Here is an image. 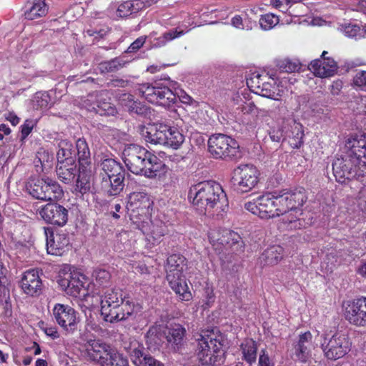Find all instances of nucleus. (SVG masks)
Here are the masks:
<instances>
[{
    "mask_svg": "<svg viewBox=\"0 0 366 366\" xmlns=\"http://www.w3.org/2000/svg\"><path fill=\"white\" fill-rule=\"evenodd\" d=\"M332 172L337 182L353 189L366 187V138L353 139L350 152L336 158Z\"/></svg>",
    "mask_w": 366,
    "mask_h": 366,
    "instance_id": "obj_1",
    "label": "nucleus"
},
{
    "mask_svg": "<svg viewBox=\"0 0 366 366\" xmlns=\"http://www.w3.org/2000/svg\"><path fill=\"white\" fill-rule=\"evenodd\" d=\"M188 198L201 212L219 214L229 207L226 193L222 185L215 181H204L192 185Z\"/></svg>",
    "mask_w": 366,
    "mask_h": 366,
    "instance_id": "obj_2",
    "label": "nucleus"
},
{
    "mask_svg": "<svg viewBox=\"0 0 366 366\" xmlns=\"http://www.w3.org/2000/svg\"><path fill=\"white\" fill-rule=\"evenodd\" d=\"M123 160L128 169L134 174L154 178L165 167L155 154L137 144H130L123 151Z\"/></svg>",
    "mask_w": 366,
    "mask_h": 366,
    "instance_id": "obj_3",
    "label": "nucleus"
},
{
    "mask_svg": "<svg viewBox=\"0 0 366 366\" xmlns=\"http://www.w3.org/2000/svg\"><path fill=\"white\" fill-rule=\"evenodd\" d=\"M196 353L202 365L219 366L224 362V335L217 329L202 330L196 339Z\"/></svg>",
    "mask_w": 366,
    "mask_h": 366,
    "instance_id": "obj_4",
    "label": "nucleus"
},
{
    "mask_svg": "<svg viewBox=\"0 0 366 366\" xmlns=\"http://www.w3.org/2000/svg\"><path fill=\"white\" fill-rule=\"evenodd\" d=\"M187 266V258L180 254L169 255L165 265L166 279L170 288L181 301H189L192 299V294L184 275Z\"/></svg>",
    "mask_w": 366,
    "mask_h": 366,
    "instance_id": "obj_5",
    "label": "nucleus"
},
{
    "mask_svg": "<svg viewBox=\"0 0 366 366\" xmlns=\"http://www.w3.org/2000/svg\"><path fill=\"white\" fill-rule=\"evenodd\" d=\"M101 188L109 196L118 195L124 187L125 169L114 159H105L101 163Z\"/></svg>",
    "mask_w": 366,
    "mask_h": 366,
    "instance_id": "obj_6",
    "label": "nucleus"
},
{
    "mask_svg": "<svg viewBox=\"0 0 366 366\" xmlns=\"http://www.w3.org/2000/svg\"><path fill=\"white\" fill-rule=\"evenodd\" d=\"M57 282L61 290L69 296L84 299L89 295V285L85 275L76 271L71 272L69 266H65L60 270Z\"/></svg>",
    "mask_w": 366,
    "mask_h": 366,
    "instance_id": "obj_7",
    "label": "nucleus"
},
{
    "mask_svg": "<svg viewBox=\"0 0 366 366\" xmlns=\"http://www.w3.org/2000/svg\"><path fill=\"white\" fill-rule=\"evenodd\" d=\"M208 151L214 159L232 160L240 154L239 145L236 139L224 134H214L208 139Z\"/></svg>",
    "mask_w": 366,
    "mask_h": 366,
    "instance_id": "obj_8",
    "label": "nucleus"
},
{
    "mask_svg": "<svg viewBox=\"0 0 366 366\" xmlns=\"http://www.w3.org/2000/svg\"><path fill=\"white\" fill-rule=\"evenodd\" d=\"M260 173L249 164H240L232 172L231 182L234 190L239 194L251 192L259 182Z\"/></svg>",
    "mask_w": 366,
    "mask_h": 366,
    "instance_id": "obj_9",
    "label": "nucleus"
},
{
    "mask_svg": "<svg viewBox=\"0 0 366 366\" xmlns=\"http://www.w3.org/2000/svg\"><path fill=\"white\" fill-rule=\"evenodd\" d=\"M138 92L147 102L164 107H169L177 102V96L173 91L159 82L140 84Z\"/></svg>",
    "mask_w": 366,
    "mask_h": 366,
    "instance_id": "obj_10",
    "label": "nucleus"
},
{
    "mask_svg": "<svg viewBox=\"0 0 366 366\" xmlns=\"http://www.w3.org/2000/svg\"><path fill=\"white\" fill-rule=\"evenodd\" d=\"M153 201L149 195L144 192L130 194L127 203V209L132 223L137 225L144 221L149 220L153 210Z\"/></svg>",
    "mask_w": 366,
    "mask_h": 366,
    "instance_id": "obj_11",
    "label": "nucleus"
},
{
    "mask_svg": "<svg viewBox=\"0 0 366 366\" xmlns=\"http://www.w3.org/2000/svg\"><path fill=\"white\" fill-rule=\"evenodd\" d=\"M54 321L66 333L73 335L78 330L80 322L79 312L71 306L56 303L52 309Z\"/></svg>",
    "mask_w": 366,
    "mask_h": 366,
    "instance_id": "obj_12",
    "label": "nucleus"
},
{
    "mask_svg": "<svg viewBox=\"0 0 366 366\" xmlns=\"http://www.w3.org/2000/svg\"><path fill=\"white\" fill-rule=\"evenodd\" d=\"M351 346L352 342L347 335L336 332L329 340L325 339L321 347L327 359L336 360L346 355Z\"/></svg>",
    "mask_w": 366,
    "mask_h": 366,
    "instance_id": "obj_13",
    "label": "nucleus"
},
{
    "mask_svg": "<svg viewBox=\"0 0 366 366\" xmlns=\"http://www.w3.org/2000/svg\"><path fill=\"white\" fill-rule=\"evenodd\" d=\"M342 312L345 320L352 325L366 327V297L345 301Z\"/></svg>",
    "mask_w": 366,
    "mask_h": 366,
    "instance_id": "obj_14",
    "label": "nucleus"
},
{
    "mask_svg": "<svg viewBox=\"0 0 366 366\" xmlns=\"http://www.w3.org/2000/svg\"><path fill=\"white\" fill-rule=\"evenodd\" d=\"M114 348L102 340H89L84 345L85 357L90 362L105 366Z\"/></svg>",
    "mask_w": 366,
    "mask_h": 366,
    "instance_id": "obj_15",
    "label": "nucleus"
},
{
    "mask_svg": "<svg viewBox=\"0 0 366 366\" xmlns=\"http://www.w3.org/2000/svg\"><path fill=\"white\" fill-rule=\"evenodd\" d=\"M272 204L270 202L269 192H267L252 201L246 202L244 208L261 219L268 220L275 218V210L272 207Z\"/></svg>",
    "mask_w": 366,
    "mask_h": 366,
    "instance_id": "obj_16",
    "label": "nucleus"
},
{
    "mask_svg": "<svg viewBox=\"0 0 366 366\" xmlns=\"http://www.w3.org/2000/svg\"><path fill=\"white\" fill-rule=\"evenodd\" d=\"M46 237V250L48 254L62 256L70 249L71 244L68 234L66 233H56L51 227H44Z\"/></svg>",
    "mask_w": 366,
    "mask_h": 366,
    "instance_id": "obj_17",
    "label": "nucleus"
},
{
    "mask_svg": "<svg viewBox=\"0 0 366 366\" xmlns=\"http://www.w3.org/2000/svg\"><path fill=\"white\" fill-rule=\"evenodd\" d=\"M135 304L131 298H126L119 305L107 307L101 310V314L106 322L111 323L129 319L134 312Z\"/></svg>",
    "mask_w": 366,
    "mask_h": 366,
    "instance_id": "obj_18",
    "label": "nucleus"
},
{
    "mask_svg": "<svg viewBox=\"0 0 366 366\" xmlns=\"http://www.w3.org/2000/svg\"><path fill=\"white\" fill-rule=\"evenodd\" d=\"M136 228L141 230L147 240L153 245L159 244L167 232V227L164 222L159 219L152 220L151 217L149 220L137 224Z\"/></svg>",
    "mask_w": 366,
    "mask_h": 366,
    "instance_id": "obj_19",
    "label": "nucleus"
},
{
    "mask_svg": "<svg viewBox=\"0 0 366 366\" xmlns=\"http://www.w3.org/2000/svg\"><path fill=\"white\" fill-rule=\"evenodd\" d=\"M39 214L46 223L56 226L63 227L68 221V209L57 203L46 204L41 209Z\"/></svg>",
    "mask_w": 366,
    "mask_h": 366,
    "instance_id": "obj_20",
    "label": "nucleus"
},
{
    "mask_svg": "<svg viewBox=\"0 0 366 366\" xmlns=\"http://www.w3.org/2000/svg\"><path fill=\"white\" fill-rule=\"evenodd\" d=\"M327 51H324L320 59L312 60L308 66L309 69L314 73L316 76L321 78L333 76L337 69L336 61L330 57H326Z\"/></svg>",
    "mask_w": 366,
    "mask_h": 366,
    "instance_id": "obj_21",
    "label": "nucleus"
},
{
    "mask_svg": "<svg viewBox=\"0 0 366 366\" xmlns=\"http://www.w3.org/2000/svg\"><path fill=\"white\" fill-rule=\"evenodd\" d=\"M74 185V193L84 197L85 194L92 192L94 174L92 167H79L78 174Z\"/></svg>",
    "mask_w": 366,
    "mask_h": 366,
    "instance_id": "obj_22",
    "label": "nucleus"
},
{
    "mask_svg": "<svg viewBox=\"0 0 366 366\" xmlns=\"http://www.w3.org/2000/svg\"><path fill=\"white\" fill-rule=\"evenodd\" d=\"M285 200L286 199V207L287 213L295 212L298 216L302 214V207L307 200V195L304 187H297L282 193Z\"/></svg>",
    "mask_w": 366,
    "mask_h": 366,
    "instance_id": "obj_23",
    "label": "nucleus"
},
{
    "mask_svg": "<svg viewBox=\"0 0 366 366\" xmlns=\"http://www.w3.org/2000/svg\"><path fill=\"white\" fill-rule=\"evenodd\" d=\"M166 340L174 352H179L184 346L187 331L179 323L172 322L167 325Z\"/></svg>",
    "mask_w": 366,
    "mask_h": 366,
    "instance_id": "obj_24",
    "label": "nucleus"
},
{
    "mask_svg": "<svg viewBox=\"0 0 366 366\" xmlns=\"http://www.w3.org/2000/svg\"><path fill=\"white\" fill-rule=\"evenodd\" d=\"M313 336L310 331L299 335L297 341L293 345L295 355L297 360L306 362L310 357Z\"/></svg>",
    "mask_w": 366,
    "mask_h": 366,
    "instance_id": "obj_25",
    "label": "nucleus"
},
{
    "mask_svg": "<svg viewBox=\"0 0 366 366\" xmlns=\"http://www.w3.org/2000/svg\"><path fill=\"white\" fill-rule=\"evenodd\" d=\"M43 289V283L37 269L24 271V294L31 297H39Z\"/></svg>",
    "mask_w": 366,
    "mask_h": 366,
    "instance_id": "obj_26",
    "label": "nucleus"
},
{
    "mask_svg": "<svg viewBox=\"0 0 366 366\" xmlns=\"http://www.w3.org/2000/svg\"><path fill=\"white\" fill-rule=\"evenodd\" d=\"M167 132V124L157 123L146 127L142 130V134L147 142L163 145L164 140L167 139L165 132Z\"/></svg>",
    "mask_w": 366,
    "mask_h": 366,
    "instance_id": "obj_27",
    "label": "nucleus"
},
{
    "mask_svg": "<svg viewBox=\"0 0 366 366\" xmlns=\"http://www.w3.org/2000/svg\"><path fill=\"white\" fill-rule=\"evenodd\" d=\"M94 96L95 97V106H93L92 108L97 113L100 115H114L117 113L116 107L109 101V98L107 92H97Z\"/></svg>",
    "mask_w": 366,
    "mask_h": 366,
    "instance_id": "obj_28",
    "label": "nucleus"
},
{
    "mask_svg": "<svg viewBox=\"0 0 366 366\" xmlns=\"http://www.w3.org/2000/svg\"><path fill=\"white\" fill-rule=\"evenodd\" d=\"M58 179L64 184H71L78 174L77 166L75 162L57 163L56 168Z\"/></svg>",
    "mask_w": 366,
    "mask_h": 366,
    "instance_id": "obj_29",
    "label": "nucleus"
},
{
    "mask_svg": "<svg viewBox=\"0 0 366 366\" xmlns=\"http://www.w3.org/2000/svg\"><path fill=\"white\" fill-rule=\"evenodd\" d=\"M284 249L280 245H272L267 248L259 256L260 264L263 266H274L283 258Z\"/></svg>",
    "mask_w": 366,
    "mask_h": 366,
    "instance_id": "obj_30",
    "label": "nucleus"
},
{
    "mask_svg": "<svg viewBox=\"0 0 366 366\" xmlns=\"http://www.w3.org/2000/svg\"><path fill=\"white\" fill-rule=\"evenodd\" d=\"M167 325H154L146 334V342L149 345L158 347L166 340Z\"/></svg>",
    "mask_w": 366,
    "mask_h": 366,
    "instance_id": "obj_31",
    "label": "nucleus"
},
{
    "mask_svg": "<svg viewBox=\"0 0 366 366\" xmlns=\"http://www.w3.org/2000/svg\"><path fill=\"white\" fill-rule=\"evenodd\" d=\"M239 347L242 355V360L250 365L256 362L258 350L256 341L252 338L244 339Z\"/></svg>",
    "mask_w": 366,
    "mask_h": 366,
    "instance_id": "obj_32",
    "label": "nucleus"
},
{
    "mask_svg": "<svg viewBox=\"0 0 366 366\" xmlns=\"http://www.w3.org/2000/svg\"><path fill=\"white\" fill-rule=\"evenodd\" d=\"M305 136L303 127L301 124L294 122L290 129L286 132V137L290 147L293 149H299L303 144Z\"/></svg>",
    "mask_w": 366,
    "mask_h": 366,
    "instance_id": "obj_33",
    "label": "nucleus"
},
{
    "mask_svg": "<svg viewBox=\"0 0 366 366\" xmlns=\"http://www.w3.org/2000/svg\"><path fill=\"white\" fill-rule=\"evenodd\" d=\"M64 197V192L61 187L56 182L49 178L46 179L44 191L42 200L58 201Z\"/></svg>",
    "mask_w": 366,
    "mask_h": 366,
    "instance_id": "obj_34",
    "label": "nucleus"
},
{
    "mask_svg": "<svg viewBox=\"0 0 366 366\" xmlns=\"http://www.w3.org/2000/svg\"><path fill=\"white\" fill-rule=\"evenodd\" d=\"M27 3H31V6L24 12L25 19L34 20L47 14L49 6L46 4L45 0H27Z\"/></svg>",
    "mask_w": 366,
    "mask_h": 366,
    "instance_id": "obj_35",
    "label": "nucleus"
},
{
    "mask_svg": "<svg viewBox=\"0 0 366 366\" xmlns=\"http://www.w3.org/2000/svg\"><path fill=\"white\" fill-rule=\"evenodd\" d=\"M126 298L130 297L124 296L123 291L119 289L107 290L102 297L101 310L107 307H112L113 305H119V304L124 302Z\"/></svg>",
    "mask_w": 366,
    "mask_h": 366,
    "instance_id": "obj_36",
    "label": "nucleus"
},
{
    "mask_svg": "<svg viewBox=\"0 0 366 366\" xmlns=\"http://www.w3.org/2000/svg\"><path fill=\"white\" fill-rule=\"evenodd\" d=\"M121 100L127 101L128 110L130 113H134L143 117H147L151 114L150 108L140 102L134 101L133 95L130 94H123Z\"/></svg>",
    "mask_w": 366,
    "mask_h": 366,
    "instance_id": "obj_37",
    "label": "nucleus"
},
{
    "mask_svg": "<svg viewBox=\"0 0 366 366\" xmlns=\"http://www.w3.org/2000/svg\"><path fill=\"white\" fill-rule=\"evenodd\" d=\"M146 3L142 0H129L121 4L117 9L121 17H127L131 14H136L146 8Z\"/></svg>",
    "mask_w": 366,
    "mask_h": 366,
    "instance_id": "obj_38",
    "label": "nucleus"
},
{
    "mask_svg": "<svg viewBox=\"0 0 366 366\" xmlns=\"http://www.w3.org/2000/svg\"><path fill=\"white\" fill-rule=\"evenodd\" d=\"M266 80L262 84V87L259 90L258 94L274 100H279L283 93V90L276 84L274 79Z\"/></svg>",
    "mask_w": 366,
    "mask_h": 366,
    "instance_id": "obj_39",
    "label": "nucleus"
},
{
    "mask_svg": "<svg viewBox=\"0 0 366 366\" xmlns=\"http://www.w3.org/2000/svg\"><path fill=\"white\" fill-rule=\"evenodd\" d=\"M59 150L56 153L57 163L75 162L73 157V145L66 139L61 140L58 144Z\"/></svg>",
    "mask_w": 366,
    "mask_h": 366,
    "instance_id": "obj_40",
    "label": "nucleus"
},
{
    "mask_svg": "<svg viewBox=\"0 0 366 366\" xmlns=\"http://www.w3.org/2000/svg\"><path fill=\"white\" fill-rule=\"evenodd\" d=\"M165 133L167 139L164 140L163 145L178 149L184 141V136L177 127L168 125V132Z\"/></svg>",
    "mask_w": 366,
    "mask_h": 366,
    "instance_id": "obj_41",
    "label": "nucleus"
},
{
    "mask_svg": "<svg viewBox=\"0 0 366 366\" xmlns=\"http://www.w3.org/2000/svg\"><path fill=\"white\" fill-rule=\"evenodd\" d=\"M77 150L79 167L88 166L92 167L90 161V150L88 144L84 138H79L76 142Z\"/></svg>",
    "mask_w": 366,
    "mask_h": 366,
    "instance_id": "obj_42",
    "label": "nucleus"
},
{
    "mask_svg": "<svg viewBox=\"0 0 366 366\" xmlns=\"http://www.w3.org/2000/svg\"><path fill=\"white\" fill-rule=\"evenodd\" d=\"M46 179H30L26 184V189L34 198L42 200Z\"/></svg>",
    "mask_w": 366,
    "mask_h": 366,
    "instance_id": "obj_43",
    "label": "nucleus"
},
{
    "mask_svg": "<svg viewBox=\"0 0 366 366\" xmlns=\"http://www.w3.org/2000/svg\"><path fill=\"white\" fill-rule=\"evenodd\" d=\"M270 202L272 204L273 209L275 210V218L279 217L287 213V207H286V199L285 200L282 192H269Z\"/></svg>",
    "mask_w": 366,
    "mask_h": 366,
    "instance_id": "obj_44",
    "label": "nucleus"
},
{
    "mask_svg": "<svg viewBox=\"0 0 366 366\" xmlns=\"http://www.w3.org/2000/svg\"><path fill=\"white\" fill-rule=\"evenodd\" d=\"M126 61L120 57L114 58L109 61L99 63V69L102 73L116 72L123 68Z\"/></svg>",
    "mask_w": 366,
    "mask_h": 366,
    "instance_id": "obj_45",
    "label": "nucleus"
},
{
    "mask_svg": "<svg viewBox=\"0 0 366 366\" xmlns=\"http://www.w3.org/2000/svg\"><path fill=\"white\" fill-rule=\"evenodd\" d=\"M210 244L215 249H222L225 247L224 229H212L208 234Z\"/></svg>",
    "mask_w": 366,
    "mask_h": 366,
    "instance_id": "obj_46",
    "label": "nucleus"
},
{
    "mask_svg": "<svg viewBox=\"0 0 366 366\" xmlns=\"http://www.w3.org/2000/svg\"><path fill=\"white\" fill-rule=\"evenodd\" d=\"M51 97L46 92H38L32 97L31 104L34 109H41L47 108Z\"/></svg>",
    "mask_w": 366,
    "mask_h": 366,
    "instance_id": "obj_47",
    "label": "nucleus"
},
{
    "mask_svg": "<svg viewBox=\"0 0 366 366\" xmlns=\"http://www.w3.org/2000/svg\"><path fill=\"white\" fill-rule=\"evenodd\" d=\"M225 247L242 248L243 241L241 236L232 230L224 229Z\"/></svg>",
    "mask_w": 366,
    "mask_h": 366,
    "instance_id": "obj_48",
    "label": "nucleus"
},
{
    "mask_svg": "<svg viewBox=\"0 0 366 366\" xmlns=\"http://www.w3.org/2000/svg\"><path fill=\"white\" fill-rule=\"evenodd\" d=\"M92 277L96 283L99 286L107 287L111 281V274L109 270L102 268H97L92 273Z\"/></svg>",
    "mask_w": 366,
    "mask_h": 366,
    "instance_id": "obj_49",
    "label": "nucleus"
},
{
    "mask_svg": "<svg viewBox=\"0 0 366 366\" xmlns=\"http://www.w3.org/2000/svg\"><path fill=\"white\" fill-rule=\"evenodd\" d=\"M269 79L270 78L267 75L253 74L249 79H247V84L253 92L258 94L259 90L262 87V84H264L266 80Z\"/></svg>",
    "mask_w": 366,
    "mask_h": 366,
    "instance_id": "obj_50",
    "label": "nucleus"
},
{
    "mask_svg": "<svg viewBox=\"0 0 366 366\" xmlns=\"http://www.w3.org/2000/svg\"><path fill=\"white\" fill-rule=\"evenodd\" d=\"M53 161V154L49 153L44 148H40L36 152L34 163L38 167L37 163L41 164L42 169L46 167H50Z\"/></svg>",
    "mask_w": 366,
    "mask_h": 366,
    "instance_id": "obj_51",
    "label": "nucleus"
},
{
    "mask_svg": "<svg viewBox=\"0 0 366 366\" xmlns=\"http://www.w3.org/2000/svg\"><path fill=\"white\" fill-rule=\"evenodd\" d=\"M279 16L271 13L262 15L259 19V24L262 29L269 30L279 23Z\"/></svg>",
    "mask_w": 366,
    "mask_h": 366,
    "instance_id": "obj_52",
    "label": "nucleus"
},
{
    "mask_svg": "<svg viewBox=\"0 0 366 366\" xmlns=\"http://www.w3.org/2000/svg\"><path fill=\"white\" fill-rule=\"evenodd\" d=\"M277 66L280 71L292 73L299 71L300 64L289 59H285L278 61Z\"/></svg>",
    "mask_w": 366,
    "mask_h": 366,
    "instance_id": "obj_53",
    "label": "nucleus"
},
{
    "mask_svg": "<svg viewBox=\"0 0 366 366\" xmlns=\"http://www.w3.org/2000/svg\"><path fill=\"white\" fill-rule=\"evenodd\" d=\"M105 366H129L128 360L114 348Z\"/></svg>",
    "mask_w": 366,
    "mask_h": 366,
    "instance_id": "obj_54",
    "label": "nucleus"
},
{
    "mask_svg": "<svg viewBox=\"0 0 366 366\" xmlns=\"http://www.w3.org/2000/svg\"><path fill=\"white\" fill-rule=\"evenodd\" d=\"M144 350V347L139 344L138 347L134 348L131 352V357L135 364L142 366L144 362V358L149 357V355H145Z\"/></svg>",
    "mask_w": 366,
    "mask_h": 366,
    "instance_id": "obj_55",
    "label": "nucleus"
},
{
    "mask_svg": "<svg viewBox=\"0 0 366 366\" xmlns=\"http://www.w3.org/2000/svg\"><path fill=\"white\" fill-rule=\"evenodd\" d=\"M352 84L359 88L366 87V71H357L352 79Z\"/></svg>",
    "mask_w": 366,
    "mask_h": 366,
    "instance_id": "obj_56",
    "label": "nucleus"
},
{
    "mask_svg": "<svg viewBox=\"0 0 366 366\" xmlns=\"http://www.w3.org/2000/svg\"><path fill=\"white\" fill-rule=\"evenodd\" d=\"M360 26L357 24H348L343 26V31L346 36L357 38L360 34Z\"/></svg>",
    "mask_w": 366,
    "mask_h": 366,
    "instance_id": "obj_57",
    "label": "nucleus"
},
{
    "mask_svg": "<svg viewBox=\"0 0 366 366\" xmlns=\"http://www.w3.org/2000/svg\"><path fill=\"white\" fill-rule=\"evenodd\" d=\"M147 39L146 36H142L138 37L135 41H134L130 46L128 47L127 52L128 53H134L139 50L143 45L144 44Z\"/></svg>",
    "mask_w": 366,
    "mask_h": 366,
    "instance_id": "obj_58",
    "label": "nucleus"
},
{
    "mask_svg": "<svg viewBox=\"0 0 366 366\" xmlns=\"http://www.w3.org/2000/svg\"><path fill=\"white\" fill-rule=\"evenodd\" d=\"M258 366H274V363L270 359L265 349L262 350L260 352L258 360Z\"/></svg>",
    "mask_w": 366,
    "mask_h": 366,
    "instance_id": "obj_59",
    "label": "nucleus"
},
{
    "mask_svg": "<svg viewBox=\"0 0 366 366\" xmlns=\"http://www.w3.org/2000/svg\"><path fill=\"white\" fill-rule=\"evenodd\" d=\"M205 307H210L215 302V295L212 287H207L204 288Z\"/></svg>",
    "mask_w": 366,
    "mask_h": 366,
    "instance_id": "obj_60",
    "label": "nucleus"
},
{
    "mask_svg": "<svg viewBox=\"0 0 366 366\" xmlns=\"http://www.w3.org/2000/svg\"><path fill=\"white\" fill-rule=\"evenodd\" d=\"M6 272V269L4 267L2 262H0V295H6V283L7 282Z\"/></svg>",
    "mask_w": 366,
    "mask_h": 366,
    "instance_id": "obj_61",
    "label": "nucleus"
},
{
    "mask_svg": "<svg viewBox=\"0 0 366 366\" xmlns=\"http://www.w3.org/2000/svg\"><path fill=\"white\" fill-rule=\"evenodd\" d=\"M292 214H290L288 216H287V219L285 220V222H288L290 228L301 229L303 227L302 220L297 215L295 216V218H290V216Z\"/></svg>",
    "mask_w": 366,
    "mask_h": 366,
    "instance_id": "obj_62",
    "label": "nucleus"
},
{
    "mask_svg": "<svg viewBox=\"0 0 366 366\" xmlns=\"http://www.w3.org/2000/svg\"><path fill=\"white\" fill-rule=\"evenodd\" d=\"M239 108L241 109V112L244 114H250L255 112V111L257 110V107L254 103L252 102L248 103L244 102Z\"/></svg>",
    "mask_w": 366,
    "mask_h": 366,
    "instance_id": "obj_63",
    "label": "nucleus"
},
{
    "mask_svg": "<svg viewBox=\"0 0 366 366\" xmlns=\"http://www.w3.org/2000/svg\"><path fill=\"white\" fill-rule=\"evenodd\" d=\"M37 119H26L24 121V139L31 132L37 124Z\"/></svg>",
    "mask_w": 366,
    "mask_h": 366,
    "instance_id": "obj_64",
    "label": "nucleus"
}]
</instances>
